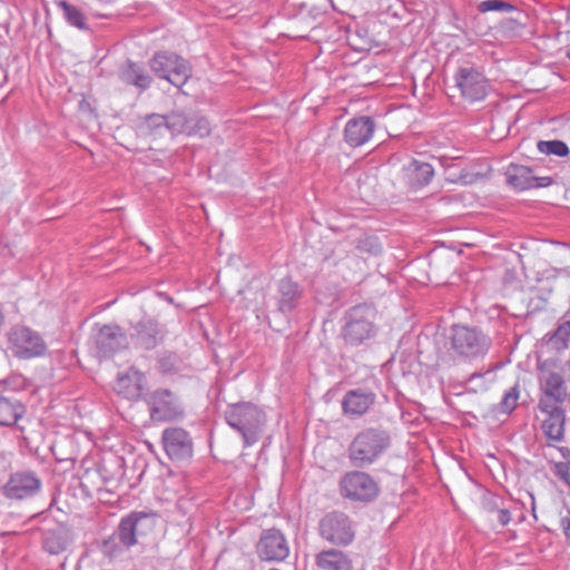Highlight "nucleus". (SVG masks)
Segmentation results:
<instances>
[{
  "label": "nucleus",
  "mask_w": 570,
  "mask_h": 570,
  "mask_svg": "<svg viewBox=\"0 0 570 570\" xmlns=\"http://www.w3.org/2000/svg\"><path fill=\"white\" fill-rule=\"evenodd\" d=\"M392 436L382 426H370L355 434L347 449L352 466L365 469L376 463L391 448Z\"/></svg>",
  "instance_id": "1"
},
{
  "label": "nucleus",
  "mask_w": 570,
  "mask_h": 570,
  "mask_svg": "<svg viewBox=\"0 0 570 570\" xmlns=\"http://www.w3.org/2000/svg\"><path fill=\"white\" fill-rule=\"evenodd\" d=\"M225 420L242 436L244 446L249 448L259 441L266 414L252 402H238L226 407Z\"/></svg>",
  "instance_id": "2"
},
{
  "label": "nucleus",
  "mask_w": 570,
  "mask_h": 570,
  "mask_svg": "<svg viewBox=\"0 0 570 570\" xmlns=\"http://www.w3.org/2000/svg\"><path fill=\"white\" fill-rule=\"evenodd\" d=\"M377 312L370 304H357L345 311L342 337L351 346H358L377 333Z\"/></svg>",
  "instance_id": "3"
},
{
  "label": "nucleus",
  "mask_w": 570,
  "mask_h": 570,
  "mask_svg": "<svg viewBox=\"0 0 570 570\" xmlns=\"http://www.w3.org/2000/svg\"><path fill=\"white\" fill-rule=\"evenodd\" d=\"M450 345L458 358L472 362L488 354L492 340L476 326L454 324L450 331Z\"/></svg>",
  "instance_id": "4"
},
{
  "label": "nucleus",
  "mask_w": 570,
  "mask_h": 570,
  "mask_svg": "<svg viewBox=\"0 0 570 570\" xmlns=\"http://www.w3.org/2000/svg\"><path fill=\"white\" fill-rule=\"evenodd\" d=\"M149 417L153 422L165 423L183 420L185 416L184 404L174 391L166 387H157L144 395Z\"/></svg>",
  "instance_id": "5"
},
{
  "label": "nucleus",
  "mask_w": 570,
  "mask_h": 570,
  "mask_svg": "<svg viewBox=\"0 0 570 570\" xmlns=\"http://www.w3.org/2000/svg\"><path fill=\"white\" fill-rule=\"evenodd\" d=\"M89 352L98 361L109 360L128 346V336L119 325H96L89 338Z\"/></svg>",
  "instance_id": "6"
},
{
  "label": "nucleus",
  "mask_w": 570,
  "mask_h": 570,
  "mask_svg": "<svg viewBox=\"0 0 570 570\" xmlns=\"http://www.w3.org/2000/svg\"><path fill=\"white\" fill-rule=\"evenodd\" d=\"M318 533L333 546L346 547L355 539V523L346 513L332 511L320 520Z\"/></svg>",
  "instance_id": "7"
},
{
  "label": "nucleus",
  "mask_w": 570,
  "mask_h": 570,
  "mask_svg": "<svg viewBox=\"0 0 570 570\" xmlns=\"http://www.w3.org/2000/svg\"><path fill=\"white\" fill-rule=\"evenodd\" d=\"M8 348L22 360L41 356L47 345L41 335L24 325H14L7 332Z\"/></svg>",
  "instance_id": "8"
},
{
  "label": "nucleus",
  "mask_w": 570,
  "mask_h": 570,
  "mask_svg": "<svg viewBox=\"0 0 570 570\" xmlns=\"http://www.w3.org/2000/svg\"><path fill=\"white\" fill-rule=\"evenodd\" d=\"M343 498L356 502H371L379 495L377 482L366 472L353 470L346 472L340 481Z\"/></svg>",
  "instance_id": "9"
},
{
  "label": "nucleus",
  "mask_w": 570,
  "mask_h": 570,
  "mask_svg": "<svg viewBox=\"0 0 570 570\" xmlns=\"http://www.w3.org/2000/svg\"><path fill=\"white\" fill-rule=\"evenodd\" d=\"M150 68L163 79L177 88L183 87L190 77V66L180 56L173 52H157L150 60Z\"/></svg>",
  "instance_id": "10"
},
{
  "label": "nucleus",
  "mask_w": 570,
  "mask_h": 570,
  "mask_svg": "<svg viewBox=\"0 0 570 570\" xmlns=\"http://www.w3.org/2000/svg\"><path fill=\"white\" fill-rule=\"evenodd\" d=\"M455 87L471 102L483 100L491 86L487 77L471 65L460 66L454 73Z\"/></svg>",
  "instance_id": "11"
},
{
  "label": "nucleus",
  "mask_w": 570,
  "mask_h": 570,
  "mask_svg": "<svg viewBox=\"0 0 570 570\" xmlns=\"http://www.w3.org/2000/svg\"><path fill=\"white\" fill-rule=\"evenodd\" d=\"M167 328L154 317H142L130 325L129 337L135 348L153 351L164 343Z\"/></svg>",
  "instance_id": "12"
},
{
  "label": "nucleus",
  "mask_w": 570,
  "mask_h": 570,
  "mask_svg": "<svg viewBox=\"0 0 570 570\" xmlns=\"http://www.w3.org/2000/svg\"><path fill=\"white\" fill-rule=\"evenodd\" d=\"M255 552L261 561L283 562L289 556V544L283 531L269 528L262 531Z\"/></svg>",
  "instance_id": "13"
},
{
  "label": "nucleus",
  "mask_w": 570,
  "mask_h": 570,
  "mask_svg": "<svg viewBox=\"0 0 570 570\" xmlns=\"http://www.w3.org/2000/svg\"><path fill=\"white\" fill-rule=\"evenodd\" d=\"M180 121L181 118L177 111L168 115L149 114L138 119L136 128L139 135L156 139L164 136L167 131L176 135V130L181 128Z\"/></svg>",
  "instance_id": "14"
},
{
  "label": "nucleus",
  "mask_w": 570,
  "mask_h": 570,
  "mask_svg": "<svg viewBox=\"0 0 570 570\" xmlns=\"http://www.w3.org/2000/svg\"><path fill=\"white\" fill-rule=\"evenodd\" d=\"M161 442L170 460L185 461L193 455V440L183 428H167L163 431Z\"/></svg>",
  "instance_id": "15"
},
{
  "label": "nucleus",
  "mask_w": 570,
  "mask_h": 570,
  "mask_svg": "<svg viewBox=\"0 0 570 570\" xmlns=\"http://www.w3.org/2000/svg\"><path fill=\"white\" fill-rule=\"evenodd\" d=\"M147 377L145 373L135 366H130L126 372L118 374L114 390L129 401H144Z\"/></svg>",
  "instance_id": "16"
},
{
  "label": "nucleus",
  "mask_w": 570,
  "mask_h": 570,
  "mask_svg": "<svg viewBox=\"0 0 570 570\" xmlns=\"http://www.w3.org/2000/svg\"><path fill=\"white\" fill-rule=\"evenodd\" d=\"M507 183L517 190L548 187L552 184L549 176H534L528 166L510 164L505 170Z\"/></svg>",
  "instance_id": "17"
},
{
  "label": "nucleus",
  "mask_w": 570,
  "mask_h": 570,
  "mask_svg": "<svg viewBox=\"0 0 570 570\" xmlns=\"http://www.w3.org/2000/svg\"><path fill=\"white\" fill-rule=\"evenodd\" d=\"M376 401V394L366 387L347 391L342 399L344 415L356 419L368 412Z\"/></svg>",
  "instance_id": "18"
},
{
  "label": "nucleus",
  "mask_w": 570,
  "mask_h": 570,
  "mask_svg": "<svg viewBox=\"0 0 570 570\" xmlns=\"http://www.w3.org/2000/svg\"><path fill=\"white\" fill-rule=\"evenodd\" d=\"M375 122L368 116L353 117L344 127V141L352 148L361 147L374 135Z\"/></svg>",
  "instance_id": "19"
},
{
  "label": "nucleus",
  "mask_w": 570,
  "mask_h": 570,
  "mask_svg": "<svg viewBox=\"0 0 570 570\" xmlns=\"http://www.w3.org/2000/svg\"><path fill=\"white\" fill-rule=\"evenodd\" d=\"M40 485L41 481L35 472L24 471L12 474L4 490L7 497L21 500L36 494Z\"/></svg>",
  "instance_id": "20"
},
{
  "label": "nucleus",
  "mask_w": 570,
  "mask_h": 570,
  "mask_svg": "<svg viewBox=\"0 0 570 570\" xmlns=\"http://www.w3.org/2000/svg\"><path fill=\"white\" fill-rule=\"evenodd\" d=\"M71 541V530L66 524L56 523L53 527L42 530V548L50 554L66 551Z\"/></svg>",
  "instance_id": "21"
},
{
  "label": "nucleus",
  "mask_w": 570,
  "mask_h": 570,
  "mask_svg": "<svg viewBox=\"0 0 570 570\" xmlns=\"http://www.w3.org/2000/svg\"><path fill=\"white\" fill-rule=\"evenodd\" d=\"M277 309L286 314L299 305L303 297V288L292 278L284 277L277 283Z\"/></svg>",
  "instance_id": "22"
},
{
  "label": "nucleus",
  "mask_w": 570,
  "mask_h": 570,
  "mask_svg": "<svg viewBox=\"0 0 570 570\" xmlns=\"http://www.w3.org/2000/svg\"><path fill=\"white\" fill-rule=\"evenodd\" d=\"M403 179L412 189H420L430 184L434 176L433 167L425 161L412 159L403 166Z\"/></svg>",
  "instance_id": "23"
},
{
  "label": "nucleus",
  "mask_w": 570,
  "mask_h": 570,
  "mask_svg": "<svg viewBox=\"0 0 570 570\" xmlns=\"http://www.w3.org/2000/svg\"><path fill=\"white\" fill-rule=\"evenodd\" d=\"M177 112L181 118V128L176 130V135L185 134L189 137L196 136L204 138L210 134V122L205 116L195 111L177 110Z\"/></svg>",
  "instance_id": "24"
},
{
  "label": "nucleus",
  "mask_w": 570,
  "mask_h": 570,
  "mask_svg": "<svg viewBox=\"0 0 570 570\" xmlns=\"http://www.w3.org/2000/svg\"><path fill=\"white\" fill-rule=\"evenodd\" d=\"M24 413V404L12 391H3L0 394V425L12 426Z\"/></svg>",
  "instance_id": "25"
},
{
  "label": "nucleus",
  "mask_w": 570,
  "mask_h": 570,
  "mask_svg": "<svg viewBox=\"0 0 570 570\" xmlns=\"http://www.w3.org/2000/svg\"><path fill=\"white\" fill-rule=\"evenodd\" d=\"M315 564L321 570H353L350 556L335 548L318 552L315 556Z\"/></svg>",
  "instance_id": "26"
},
{
  "label": "nucleus",
  "mask_w": 570,
  "mask_h": 570,
  "mask_svg": "<svg viewBox=\"0 0 570 570\" xmlns=\"http://www.w3.org/2000/svg\"><path fill=\"white\" fill-rule=\"evenodd\" d=\"M119 78L125 85L137 87L145 91L151 85V77L140 65L128 60L119 70Z\"/></svg>",
  "instance_id": "27"
},
{
  "label": "nucleus",
  "mask_w": 570,
  "mask_h": 570,
  "mask_svg": "<svg viewBox=\"0 0 570 570\" xmlns=\"http://www.w3.org/2000/svg\"><path fill=\"white\" fill-rule=\"evenodd\" d=\"M564 411L548 414L542 421L541 429L549 440L560 442L564 438Z\"/></svg>",
  "instance_id": "28"
},
{
  "label": "nucleus",
  "mask_w": 570,
  "mask_h": 570,
  "mask_svg": "<svg viewBox=\"0 0 570 570\" xmlns=\"http://www.w3.org/2000/svg\"><path fill=\"white\" fill-rule=\"evenodd\" d=\"M541 389L543 394L557 400H564L567 396L564 380L557 372H548L543 375Z\"/></svg>",
  "instance_id": "29"
},
{
  "label": "nucleus",
  "mask_w": 570,
  "mask_h": 570,
  "mask_svg": "<svg viewBox=\"0 0 570 570\" xmlns=\"http://www.w3.org/2000/svg\"><path fill=\"white\" fill-rule=\"evenodd\" d=\"M132 524L136 528L138 538L147 537L151 533L157 524V515L153 512L132 511L129 514Z\"/></svg>",
  "instance_id": "30"
},
{
  "label": "nucleus",
  "mask_w": 570,
  "mask_h": 570,
  "mask_svg": "<svg viewBox=\"0 0 570 570\" xmlns=\"http://www.w3.org/2000/svg\"><path fill=\"white\" fill-rule=\"evenodd\" d=\"M115 535L118 542L125 548H130L135 546L136 543H138L139 539L138 535L136 534V528L132 524L129 515L121 518L115 532Z\"/></svg>",
  "instance_id": "31"
},
{
  "label": "nucleus",
  "mask_w": 570,
  "mask_h": 570,
  "mask_svg": "<svg viewBox=\"0 0 570 570\" xmlns=\"http://www.w3.org/2000/svg\"><path fill=\"white\" fill-rule=\"evenodd\" d=\"M181 360L175 352H165L157 357V370L163 375H173L179 372Z\"/></svg>",
  "instance_id": "32"
},
{
  "label": "nucleus",
  "mask_w": 570,
  "mask_h": 570,
  "mask_svg": "<svg viewBox=\"0 0 570 570\" xmlns=\"http://www.w3.org/2000/svg\"><path fill=\"white\" fill-rule=\"evenodd\" d=\"M520 399V384L517 382L507 390L498 404V411L502 414H510L514 411Z\"/></svg>",
  "instance_id": "33"
},
{
  "label": "nucleus",
  "mask_w": 570,
  "mask_h": 570,
  "mask_svg": "<svg viewBox=\"0 0 570 570\" xmlns=\"http://www.w3.org/2000/svg\"><path fill=\"white\" fill-rule=\"evenodd\" d=\"M570 338V321H566L560 324L557 330L549 337L548 343L556 351H562L568 347Z\"/></svg>",
  "instance_id": "34"
},
{
  "label": "nucleus",
  "mask_w": 570,
  "mask_h": 570,
  "mask_svg": "<svg viewBox=\"0 0 570 570\" xmlns=\"http://www.w3.org/2000/svg\"><path fill=\"white\" fill-rule=\"evenodd\" d=\"M61 6L63 9L65 19L70 26H73L78 29L87 28L86 16L79 8L67 2H62Z\"/></svg>",
  "instance_id": "35"
},
{
  "label": "nucleus",
  "mask_w": 570,
  "mask_h": 570,
  "mask_svg": "<svg viewBox=\"0 0 570 570\" xmlns=\"http://www.w3.org/2000/svg\"><path fill=\"white\" fill-rule=\"evenodd\" d=\"M538 149L542 154L556 155L559 157H564L569 154V147L561 140H540L538 142Z\"/></svg>",
  "instance_id": "36"
},
{
  "label": "nucleus",
  "mask_w": 570,
  "mask_h": 570,
  "mask_svg": "<svg viewBox=\"0 0 570 570\" xmlns=\"http://www.w3.org/2000/svg\"><path fill=\"white\" fill-rule=\"evenodd\" d=\"M517 10L515 6L502 0H484L478 4V11L485 13L489 11H505L511 12Z\"/></svg>",
  "instance_id": "37"
},
{
  "label": "nucleus",
  "mask_w": 570,
  "mask_h": 570,
  "mask_svg": "<svg viewBox=\"0 0 570 570\" xmlns=\"http://www.w3.org/2000/svg\"><path fill=\"white\" fill-rule=\"evenodd\" d=\"M564 400H557L553 396L543 394L539 400L538 409L546 415L562 412L561 403Z\"/></svg>",
  "instance_id": "38"
},
{
  "label": "nucleus",
  "mask_w": 570,
  "mask_h": 570,
  "mask_svg": "<svg viewBox=\"0 0 570 570\" xmlns=\"http://www.w3.org/2000/svg\"><path fill=\"white\" fill-rule=\"evenodd\" d=\"M562 455L567 461L556 463L554 472L570 485V451L568 449L562 450Z\"/></svg>",
  "instance_id": "39"
},
{
  "label": "nucleus",
  "mask_w": 570,
  "mask_h": 570,
  "mask_svg": "<svg viewBox=\"0 0 570 570\" xmlns=\"http://www.w3.org/2000/svg\"><path fill=\"white\" fill-rule=\"evenodd\" d=\"M503 505V499L493 493H488L483 497L482 507L489 513L497 512Z\"/></svg>",
  "instance_id": "40"
},
{
  "label": "nucleus",
  "mask_w": 570,
  "mask_h": 570,
  "mask_svg": "<svg viewBox=\"0 0 570 570\" xmlns=\"http://www.w3.org/2000/svg\"><path fill=\"white\" fill-rule=\"evenodd\" d=\"M524 28V23L519 19L508 18L501 22V29L507 35H518Z\"/></svg>",
  "instance_id": "41"
},
{
  "label": "nucleus",
  "mask_w": 570,
  "mask_h": 570,
  "mask_svg": "<svg viewBox=\"0 0 570 570\" xmlns=\"http://www.w3.org/2000/svg\"><path fill=\"white\" fill-rule=\"evenodd\" d=\"M498 514V522L504 527L511 521V512L508 508L501 505V508L495 512Z\"/></svg>",
  "instance_id": "42"
},
{
  "label": "nucleus",
  "mask_w": 570,
  "mask_h": 570,
  "mask_svg": "<svg viewBox=\"0 0 570 570\" xmlns=\"http://www.w3.org/2000/svg\"><path fill=\"white\" fill-rule=\"evenodd\" d=\"M560 527L563 531V534L566 537L567 543L570 546V511L567 515L561 517L560 519Z\"/></svg>",
  "instance_id": "43"
},
{
  "label": "nucleus",
  "mask_w": 570,
  "mask_h": 570,
  "mask_svg": "<svg viewBox=\"0 0 570 570\" xmlns=\"http://www.w3.org/2000/svg\"><path fill=\"white\" fill-rule=\"evenodd\" d=\"M490 373H491V371H487V372H484V373H482V372H474V373H472V374L469 376L468 382L473 383L474 381H478V380L482 381V379H483L487 374H490Z\"/></svg>",
  "instance_id": "44"
},
{
  "label": "nucleus",
  "mask_w": 570,
  "mask_h": 570,
  "mask_svg": "<svg viewBox=\"0 0 570 570\" xmlns=\"http://www.w3.org/2000/svg\"><path fill=\"white\" fill-rule=\"evenodd\" d=\"M566 57L570 60V49H569V50H567V52H566Z\"/></svg>",
  "instance_id": "45"
},
{
  "label": "nucleus",
  "mask_w": 570,
  "mask_h": 570,
  "mask_svg": "<svg viewBox=\"0 0 570 570\" xmlns=\"http://www.w3.org/2000/svg\"><path fill=\"white\" fill-rule=\"evenodd\" d=\"M480 387L483 389V390H487V386H485V384L483 382L480 384Z\"/></svg>",
  "instance_id": "46"
},
{
  "label": "nucleus",
  "mask_w": 570,
  "mask_h": 570,
  "mask_svg": "<svg viewBox=\"0 0 570 570\" xmlns=\"http://www.w3.org/2000/svg\"><path fill=\"white\" fill-rule=\"evenodd\" d=\"M567 364H568V368H569V371H570V360L568 361V363H567Z\"/></svg>",
  "instance_id": "47"
},
{
  "label": "nucleus",
  "mask_w": 570,
  "mask_h": 570,
  "mask_svg": "<svg viewBox=\"0 0 570 570\" xmlns=\"http://www.w3.org/2000/svg\"><path fill=\"white\" fill-rule=\"evenodd\" d=\"M269 570H279V569H277V568H272V569H269Z\"/></svg>",
  "instance_id": "48"
}]
</instances>
